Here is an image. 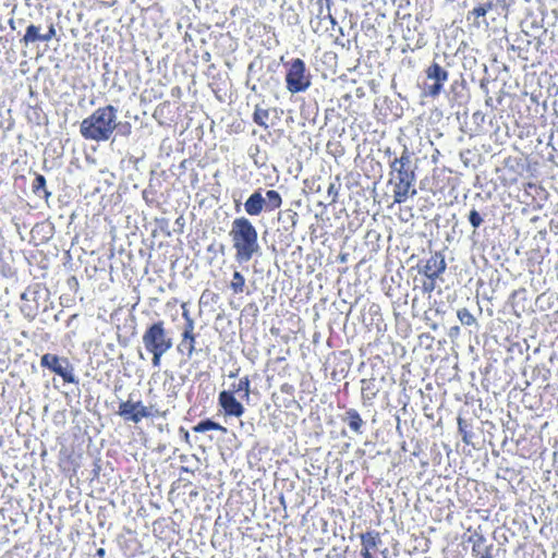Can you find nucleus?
Instances as JSON below:
<instances>
[{
    "label": "nucleus",
    "instance_id": "f257e3e1",
    "mask_svg": "<svg viewBox=\"0 0 558 558\" xmlns=\"http://www.w3.org/2000/svg\"><path fill=\"white\" fill-rule=\"evenodd\" d=\"M229 236L235 251V260L240 264L250 262L260 252L257 230L245 217H239L232 221Z\"/></svg>",
    "mask_w": 558,
    "mask_h": 558
},
{
    "label": "nucleus",
    "instance_id": "f03ea898",
    "mask_svg": "<svg viewBox=\"0 0 558 558\" xmlns=\"http://www.w3.org/2000/svg\"><path fill=\"white\" fill-rule=\"evenodd\" d=\"M118 109L112 105L96 109L85 118L80 125V132L85 140L106 142L118 126Z\"/></svg>",
    "mask_w": 558,
    "mask_h": 558
},
{
    "label": "nucleus",
    "instance_id": "7ed1b4c3",
    "mask_svg": "<svg viewBox=\"0 0 558 558\" xmlns=\"http://www.w3.org/2000/svg\"><path fill=\"white\" fill-rule=\"evenodd\" d=\"M142 342L146 352L151 354V364L156 368L160 367L161 357L173 347V339L163 320L149 325L142 336Z\"/></svg>",
    "mask_w": 558,
    "mask_h": 558
},
{
    "label": "nucleus",
    "instance_id": "20e7f679",
    "mask_svg": "<svg viewBox=\"0 0 558 558\" xmlns=\"http://www.w3.org/2000/svg\"><path fill=\"white\" fill-rule=\"evenodd\" d=\"M286 86L291 94L303 93L311 86V75L302 59H294L288 64Z\"/></svg>",
    "mask_w": 558,
    "mask_h": 558
},
{
    "label": "nucleus",
    "instance_id": "39448f33",
    "mask_svg": "<svg viewBox=\"0 0 558 558\" xmlns=\"http://www.w3.org/2000/svg\"><path fill=\"white\" fill-rule=\"evenodd\" d=\"M40 365L62 377L65 383L76 384L78 381L74 375L73 366L66 357L46 353L40 359Z\"/></svg>",
    "mask_w": 558,
    "mask_h": 558
},
{
    "label": "nucleus",
    "instance_id": "423d86ee",
    "mask_svg": "<svg viewBox=\"0 0 558 558\" xmlns=\"http://www.w3.org/2000/svg\"><path fill=\"white\" fill-rule=\"evenodd\" d=\"M151 409V407L148 408L141 401L133 402L128 400L120 403L118 414L125 421H131L137 424L143 418L149 417L154 414Z\"/></svg>",
    "mask_w": 558,
    "mask_h": 558
},
{
    "label": "nucleus",
    "instance_id": "0eeeda50",
    "mask_svg": "<svg viewBox=\"0 0 558 558\" xmlns=\"http://www.w3.org/2000/svg\"><path fill=\"white\" fill-rule=\"evenodd\" d=\"M426 78L433 81V84L426 85V94L436 97L438 96L444 87V84L448 81V72L437 62H433L425 71Z\"/></svg>",
    "mask_w": 558,
    "mask_h": 558
},
{
    "label": "nucleus",
    "instance_id": "6e6552de",
    "mask_svg": "<svg viewBox=\"0 0 558 558\" xmlns=\"http://www.w3.org/2000/svg\"><path fill=\"white\" fill-rule=\"evenodd\" d=\"M218 400L226 415L240 417L244 413V407L235 399L233 391H221Z\"/></svg>",
    "mask_w": 558,
    "mask_h": 558
},
{
    "label": "nucleus",
    "instance_id": "1a4fd4ad",
    "mask_svg": "<svg viewBox=\"0 0 558 558\" xmlns=\"http://www.w3.org/2000/svg\"><path fill=\"white\" fill-rule=\"evenodd\" d=\"M446 267L445 257L439 253H435L426 260L422 272L428 279H437L446 270Z\"/></svg>",
    "mask_w": 558,
    "mask_h": 558
},
{
    "label": "nucleus",
    "instance_id": "9d476101",
    "mask_svg": "<svg viewBox=\"0 0 558 558\" xmlns=\"http://www.w3.org/2000/svg\"><path fill=\"white\" fill-rule=\"evenodd\" d=\"M266 198L260 191L254 192L244 203V209L250 216H258L265 208Z\"/></svg>",
    "mask_w": 558,
    "mask_h": 558
},
{
    "label": "nucleus",
    "instance_id": "9b49d317",
    "mask_svg": "<svg viewBox=\"0 0 558 558\" xmlns=\"http://www.w3.org/2000/svg\"><path fill=\"white\" fill-rule=\"evenodd\" d=\"M381 544V538L378 532L368 531L366 533L361 534V545L363 553H372V550L376 549Z\"/></svg>",
    "mask_w": 558,
    "mask_h": 558
},
{
    "label": "nucleus",
    "instance_id": "f8f14e48",
    "mask_svg": "<svg viewBox=\"0 0 558 558\" xmlns=\"http://www.w3.org/2000/svg\"><path fill=\"white\" fill-rule=\"evenodd\" d=\"M414 181L415 180H399L396 182L393 190L395 203L401 204L405 202Z\"/></svg>",
    "mask_w": 558,
    "mask_h": 558
},
{
    "label": "nucleus",
    "instance_id": "ddd939ff",
    "mask_svg": "<svg viewBox=\"0 0 558 558\" xmlns=\"http://www.w3.org/2000/svg\"><path fill=\"white\" fill-rule=\"evenodd\" d=\"M492 545H486L484 536H477L473 543L472 555L476 558H493Z\"/></svg>",
    "mask_w": 558,
    "mask_h": 558
},
{
    "label": "nucleus",
    "instance_id": "4468645a",
    "mask_svg": "<svg viewBox=\"0 0 558 558\" xmlns=\"http://www.w3.org/2000/svg\"><path fill=\"white\" fill-rule=\"evenodd\" d=\"M344 421L348 423L351 430H353L356 434L362 433L361 427L364 424V422L356 410L350 409L349 411H347Z\"/></svg>",
    "mask_w": 558,
    "mask_h": 558
},
{
    "label": "nucleus",
    "instance_id": "2eb2a0df",
    "mask_svg": "<svg viewBox=\"0 0 558 558\" xmlns=\"http://www.w3.org/2000/svg\"><path fill=\"white\" fill-rule=\"evenodd\" d=\"M33 192L39 196L48 199L51 196V192H49L46 187V178L43 174H36L33 185Z\"/></svg>",
    "mask_w": 558,
    "mask_h": 558
},
{
    "label": "nucleus",
    "instance_id": "dca6fc26",
    "mask_svg": "<svg viewBox=\"0 0 558 558\" xmlns=\"http://www.w3.org/2000/svg\"><path fill=\"white\" fill-rule=\"evenodd\" d=\"M41 37L43 34H40V27L32 24L26 28V33L22 41L24 43L25 46H27L36 41H41Z\"/></svg>",
    "mask_w": 558,
    "mask_h": 558
},
{
    "label": "nucleus",
    "instance_id": "f3484780",
    "mask_svg": "<svg viewBox=\"0 0 558 558\" xmlns=\"http://www.w3.org/2000/svg\"><path fill=\"white\" fill-rule=\"evenodd\" d=\"M266 205L265 208L269 211L279 208L282 204L280 194L275 190H268L266 192Z\"/></svg>",
    "mask_w": 558,
    "mask_h": 558
},
{
    "label": "nucleus",
    "instance_id": "a211bd4d",
    "mask_svg": "<svg viewBox=\"0 0 558 558\" xmlns=\"http://www.w3.org/2000/svg\"><path fill=\"white\" fill-rule=\"evenodd\" d=\"M193 430L195 433H205L207 430H222L226 432V428L222 427L220 424L211 421V420H204L201 421L197 425L193 427Z\"/></svg>",
    "mask_w": 558,
    "mask_h": 558
},
{
    "label": "nucleus",
    "instance_id": "6ab92c4d",
    "mask_svg": "<svg viewBox=\"0 0 558 558\" xmlns=\"http://www.w3.org/2000/svg\"><path fill=\"white\" fill-rule=\"evenodd\" d=\"M178 350L182 353L186 352L187 357H192L195 351V337L190 336L189 338H184V335L182 333V340L178 345Z\"/></svg>",
    "mask_w": 558,
    "mask_h": 558
},
{
    "label": "nucleus",
    "instance_id": "aec40b11",
    "mask_svg": "<svg viewBox=\"0 0 558 558\" xmlns=\"http://www.w3.org/2000/svg\"><path fill=\"white\" fill-rule=\"evenodd\" d=\"M244 287L245 278L240 271H234L232 275V280L230 282V288L232 289L233 293H242L244 291Z\"/></svg>",
    "mask_w": 558,
    "mask_h": 558
},
{
    "label": "nucleus",
    "instance_id": "412c9836",
    "mask_svg": "<svg viewBox=\"0 0 558 558\" xmlns=\"http://www.w3.org/2000/svg\"><path fill=\"white\" fill-rule=\"evenodd\" d=\"M493 9V2L488 1L484 4H480L475 7L472 11L468 14V20L473 16L474 19L485 17L488 11Z\"/></svg>",
    "mask_w": 558,
    "mask_h": 558
},
{
    "label": "nucleus",
    "instance_id": "4be33fe9",
    "mask_svg": "<svg viewBox=\"0 0 558 558\" xmlns=\"http://www.w3.org/2000/svg\"><path fill=\"white\" fill-rule=\"evenodd\" d=\"M269 118V110L260 108L259 106H256L253 120L256 124L264 126L265 129L268 128L266 120Z\"/></svg>",
    "mask_w": 558,
    "mask_h": 558
},
{
    "label": "nucleus",
    "instance_id": "5701e85b",
    "mask_svg": "<svg viewBox=\"0 0 558 558\" xmlns=\"http://www.w3.org/2000/svg\"><path fill=\"white\" fill-rule=\"evenodd\" d=\"M411 163V156L407 148L403 149L401 156L399 158H395L393 161L390 165L391 169H397V166H400V168L407 167L410 168Z\"/></svg>",
    "mask_w": 558,
    "mask_h": 558
},
{
    "label": "nucleus",
    "instance_id": "b1692460",
    "mask_svg": "<svg viewBox=\"0 0 558 558\" xmlns=\"http://www.w3.org/2000/svg\"><path fill=\"white\" fill-rule=\"evenodd\" d=\"M317 4L319 5V14H318V16H322L323 21L329 22V24L333 27L337 24V21L332 16V14L330 13L329 0H326L327 13L325 15H324V1L323 0H318Z\"/></svg>",
    "mask_w": 558,
    "mask_h": 558
},
{
    "label": "nucleus",
    "instance_id": "393cba45",
    "mask_svg": "<svg viewBox=\"0 0 558 558\" xmlns=\"http://www.w3.org/2000/svg\"><path fill=\"white\" fill-rule=\"evenodd\" d=\"M458 318L462 325L472 326L476 319L468 308H461L457 313Z\"/></svg>",
    "mask_w": 558,
    "mask_h": 558
},
{
    "label": "nucleus",
    "instance_id": "a878e982",
    "mask_svg": "<svg viewBox=\"0 0 558 558\" xmlns=\"http://www.w3.org/2000/svg\"><path fill=\"white\" fill-rule=\"evenodd\" d=\"M397 173V181L399 180H415V174L410 168L397 166V169H391Z\"/></svg>",
    "mask_w": 558,
    "mask_h": 558
},
{
    "label": "nucleus",
    "instance_id": "bb28decb",
    "mask_svg": "<svg viewBox=\"0 0 558 558\" xmlns=\"http://www.w3.org/2000/svg\"><path fill=\"white\" fill-rule=\"evenodd\" d=\"M233 389L235 392H244V397L248 398L250 396V379L248 377H242L236 385H233Z\"/></svg>",
    "mask_w": 558,
    "mask_h": 558
},
{
    "label": "nucleus",
    "instance_id": "cd10ccee",
    "mask_svg": "<svg viewBox=\"0 0 558 558\" xmlns=\"http://www.w3.org/2000/svg\"><path fill=\"white\" fill-rule=\"evenodd\" d=\"M339 194V185H336V183H330L327 190V202L328 204H333L337 201Z\"/></svg>",
    "mask_w": 558,
    "mask_h": 558
},
{
    "label": "nucleus",
    "instance_id": "c85d7f7f",
    "mask_svg": "<svg viewBox=\"0 0 558 558\" xmlns=\"http://www.w3.org/2000/svg\"><path fill=\"white\" fill-rule=\"evenodd\" d=\"M469 221L471 226L476 229L483 223V218L480 213L475 209H472L469 214Z\"/></svg>",
    "mask_w": 558,
    "mask_h": 558
},
{
    "label": "nucleus",
    "instance_id": "c756f323",
    "mask_svg": "<svg viewBox=\"0 0 558 558\" xmlns=\"http://www.w3.org/2000/svg\"><path fill=\"white\" fill-rule=\"evenodd\" d=\"M56 36V27L53 23H50L46 34H43L41 41H50Z\"/></svg>",
    "mask_w": 558,
    "mask_h": 558
},
{
    "label": "nucleus",
    "instance_id": "7c9ffc66",
    "mask_svg": "<svg viewBox=\"0 0 558 558\" xmlns=\"http://www.w3.org/2000/svg\"><path fill=\"white\" fill-rule=\"evenodd\" d=\"M193 330H194V320L192 318H189L185 324L184 330L182 332L184 335V338L194 336Z\"/></svg>",
    "mask_w": 558,
    "mask_h": 558
},
{
    "label": "nucleus",
    "instance_id": "2f4dec72",
    "mask_svg": "<svg viewBox=\"0 0 558 558\" xmlns=\"http://www.w3.org/2000/svg\"><path fill=\"white\" fill-rule=\"evenodd\" d=\"M435 280H436V279H428V281H425V282L423 283V290H424V292H428V293H429V292H432V291H434V290H435V287H436V284H435Z\"/></svg>",
    "mask_w": 558,
    "mask_h": 558
},
{
    "label": "nucleus",
    "instance_id": "473e14b6",
    "mask_svg": "<svg viewBox=\"0 0 558 558\" xmlns=\"http://www.w3.org/2000/svg\"><path fill=\"white\" fill-rule=\"evenodd\" d=\"M21 312L25 317L33 319L35 317V312L28 306H21Z\"/></svg>",
    "mask_w": 558,
    "mask_h": 558
},
{
    "label": "nucleus",
    "instance_id": "72a5a7b5",
    "mask_svg": "<svg viewBox=\"0 0 558 558\" xmlns=\"http://www.w3.org/2000/svg\"><path fill=\"white\" fill-rule=\"evenodd\" d=\"M296 216H298V214L294 211L289 210L287 213V217L290 219L292 226H295V223H296Z\"/></svg>",
    "mask_w": 558,
    "mask_h": 558
},
{
    "label": "nucleus",
    "instance_id": "f704fd0d",
    "mask_svg": "<svg viewBox=\"0 0 558 558\" xmlns=\"http://www.w3.org/2000/svg\"><path fill=\"white\" fill-rule=\"evenodd\" d=\"M361 555L363 558H374L372 553H368V551H366V553L361 551Z\"/></svg>",
    "mask_w": 558,
    "mask_h": 558
},
{
    "label": "nucleus",
    "instance_id": "c9c22d12",
    "mask_svg": "<svg viewBox=\"0 0 558 558\" xmlns=\"http://www.w3.org/2000/svg\"><path fill=\"white\" fill-rule=\"evenodd\" d=\"M9 26L11 27V29H13V31L15 29V23H14V20H13V19H11V20L9 21Z\"/></svg>",
    "mask_w": 558,
    "mask_h": 558
},
{
    "label": "nucleus",
    "instance_id": "e433bc0d",
    "mask_svg": "<svg viewBox=\"0 0 558 558\" xmlns=\"http://www.w3.org/2000/svg\"><path fill=\"white\" fill-rule=\"evenodd\" d=\"M21 299H22V300H24V301H28V294H27V292H23V293L21 294Z\"/></svg>",
    "mask_w": 558,
    "mask_h": 558
},
{
    "label": "nucleus",
    "instance_id": "4c0bfd02",
    "mask_svg": "<svg viewBox=\"0 0 558 558\" xmlns=\"http://www.w3.org/2000/svg\"><path fill=\"white\" fill-rule=\"evenodd\" d=\"M183 317L185 318L186 322H187L189 318H191L189 313H187V311L183 312Z\"/></svg>",
    "mask_w": 558,
    "mask_h": 558
},
{
    "label": "nucleus",
    "instance_id": "58836bf2",
    "mask_svg": "<svg viewBox=\"0 0 558 558\" xmlns=\"http://www.w3.org/2000/svg\"><path fill=\"white\" fill-rule=\"evenodd\" d=\"M463 441H464V442H466V444H469V439H468V435H466V433H464V435H463Z\"/></svg>",
    "mask_w": 558,
    "mask_h": 558
},
{
    "label": "nucleus",
    "instance_id": "ea45409f",
    "mask_svg": "<svg viewBox=\"0 0 558 558\" xmlns=\"http://www.w3.org/2000/svg\"><path fill=\"white\" fill-rule=\"evenodd\" d=\"M97 553H98L99 556H102L105 554V549L100 548V549H98Z\"/></svg>",
    "mask_w": 558,
    "mask_h": 558
},
{
    "label": "nucleus",
    "instance_id": "a19ab883",
    "mask_svg": "<svg viewBox=\"0 0 558 558\" xmlns=\"http://www.w3.org/2000/svg\"><path fill=\"white\" fill-rule=\"evenodd\" d=\"M138 355H140V359H142V360L145 359L144 354L141 351L138 352Z\"/></svg>",
    "mask_w": 558,
    "mask_h": 558
},
{
    "label": "nucleus",
    "instance_id": "79ce46f5",
    "mask_svg": "<svg viewBox=\"0 0 558 558\" xmlns=\"http://www.w3.org/2000/svg\"><path fill=\"white\" fill-rule=\"evenodd\" d=\"M459 428H460V430H462V421L461 420H459Z\"/></svg>",
    "mask_w": 558,
    "mask_h": 558
}]
</instances>
